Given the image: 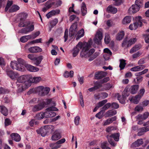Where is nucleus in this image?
Wrapping results in <instances>:
<instances>
[{
	"instance_id": "nucleus-57",
	"label": "nucleus",
	"mask_w": 149,
	"mask_h": 149,
	"mask_svg": "<svg viewBox=\"0 0 149 149\" xmlns=\"http://www.w3.org/2000/svg\"><path fill=\"white\" fill-rule=\"evenodd\" d=\"M124 97L123 96H121L119 95L118 96V99L119 101V102L121 104H124L125 103V100L124 98Z\"/></svg>"
},
{
	"instance_id": "nucleus-49",
	"label": "nucleus",
	"mask_w": 149,
	"mask_h": 149,
	"mask_svg": "<svg viewBox=\"0 0 149 149\" xmlns=\"http://www.w3.org/2000/svg\"><path fill=\"white\" fill-rule=\"evenodd\" d=\"M110 37L109 34L107 33H106L105 35L104 41L106 44H108L110 41Z\"/></svg>"
},
{
	"instance_id": "nucleus-36",
	"label": "nucleus",
	"mask_w": 149,
	"mask_h": 149,
	"mask_svg": "<svg viewBox=\"0 0 149 149\" xmlns=\"http://www.w3.org/2000/svg\"><path fill=\"white\" fill-rule=\"evenodd\" d=\"M132 20L131 17L130 16H126L123 19L122 23L123 24H126L130 23Z\"/></svg>"
},
{
	"instance_id": "nucleus-33",
	"label": "nucleus",
	"mask_w": 149,
	"mask_h": 149,
	"mask_svg": "<svg viewBox=\"0 0 149 149\" xmlns=\"http://www.w3.org/2000/svg\"><path fill=\"white\" fill-rule=\"evenodd\" d=\"M107 10L109 12L111 13L112 14H116L117 12V9L112 6L111 5L109 6L107 8Z\"/></svg>"
},
{
	"instance_id": "nucleus-37",
	"label": "nucleus",
	"mask_w": 149,
	"mask_h": 149,
	"mask_svg": "<svg viewBox=\"0 0 149 149\" xmlns=\"http://www.w3.org/2000/svg\"><path fill=\"white\" fill-rule=\"evenodd\" d=\"M58 22L57 18H55L49 22L50 25L49 26V31H51L52 29L55 26Z\"/></svg>"
},
{
	"instance_id": "nucleus-46",
	"label": "nucleus",
	"mask_w": 149,
	"mask_h": 149,
	"mask_svg": "<svg viewBox=\"0 0 149 149\" xmlns=\"http://www.w3.org/2000/svg\"><path fill=\"white\" fill-rule=\"evenodd\" d=\"M45 118V116L44 112H41L37 114L36 118L38 120H40Z\"/></svg>"
},
{
	"instance_id": "nucleus-45",
	"label": "nucleus",
	"mask_w": 149,
	"mask_h": 149,
	"mask_svg": "<svg viewBox=\"0 0 149 149\" xmlns=\"http://www.w3.org/2000/svg\"><path fill=\"white\" fill-rule=\"evenodd\" d=\"M139 26L136 23L134 22L130 25L129 26V29L131 30H135Z\"/></svg>"
},
{
	"instance_id": "nucleus-35",
	"label": "nucleus",
	"mask_w": 149,
	"mask_h": 149,
	"mask_svg": "<svg viewBox=\"0 0 149 149\" xmlns=\"http://www.w3.org/2000/svg\"><path fill=\"white\" fill-rule=\"evenodd\" d=\"M139 88V86L138 85H136L131 86L130 89L131 93L134 94L136 93Z\"/></svg>"
},
{
	"instance_id": "nucleus-14",
	"label": "nucleus",
	"mask_w": 149,
	"mask_h": 149,
	"mask_svg": "<svg viewBox=\"0 0 149 149\" xmlns=\"http://www.w3.org/2000/svg\"><path fill=\"white\" fill-rule=\"evenodd\" d=\"M140 7L135 4H133L128 10V13L130 14L136 13L139 11Z\"/></svg>"
},
{
	"instance_id": "nucleus-17",
	"label": "nucleus",
	"mask_w": 149,
	"mask_h": 149,
	"mask_svg": "<svg viewBox=\"0 0 149 149\" xmlns=\"http://www.w3.org/2000/svg\"><path fill=\"white\" fill-rule=\"evenodd\" d=\"M61 138V136L59 131L58 130H55L53 133L51 137L52 141L58 140Z\"/></svg>"
},
{
	"instance_id": "nucleus-60",
	"label": "nucleus",
	"mask_w": 149,
	"mask_h": 149,
	"mask_svg": "<svg viewBox=\"0 0 149 149\" xmlns=\"http://www.w3.org/2000/svg\"><path fill=\"white\" fill-rule=\"evenodd\" d=\"M143 0H136L135 4L138 5L140 7L143 5Z\"/></svg>"
},
{
	"instance_id": "nucleus-16",
	"label": "nucleus",
	"mask_w": 149,
	"mask_h": 149,
	"mask_svg": "<svg viewBox=\"0 0 149 149\" xmlns=\"http://www.w3.org/2000/svg\"><path fill=\"white\" fill-rule=\"evenodd\" d=\"M149 116V113L148 112H144L143 114H139L135 117L136 120H144L147 118Z\"/></svg>"
},
{
	"instance_id": "nucleus-29",
	"label": "nucleus",
	"mask_w": 149,
	"mask_h": 149,
	"mask_svg": "<svg viewBox=\"0 0 149 149\" xmlns=\"http://www.w3.org/2000/svg\"><path fill=\"white\" fill-rule=\"evenodd\" d=\"M134 20L135 23L138 24L139 26H141L142 25V18L140 16H138L134 17Z\"/></svg>"
},
{
	"instance_id": "nucleus-47",
	"label": "nucleus",
	"mask_w": 149,
	"mask_h": 149,
	"mask_svg": "<svg viewBox=\"0 0 149 149\" xmlns=\"http://www.w3.org/2000/svg\"><path fill=\"white\" fill-rule=\"evenodd\" d=\"M17 61L19 67L24 66L25 67V66L27 64L25 61L21 58H19Z\"/></svg>"
},
{
	"instance_id": "nucleus-27",
	"label": "nucleus",
	"mask_w": 149,
	"mask_h": 149,
	"mask_svg": "<svg viewBox=\"0 0 149 149\" xmlns=\"http://www.w3.org/2000/svg\"><path fill=\"white\" fill-rule=\"evenodd\" d=\"M81 11L83 16H84L87 13V10L86 5L85 3L83 2L81 5Z\"/></svg>"
},
{
	"instance_id": "nucleus-48",
	"label": "nucleus",
	"mask_w": 149,
	"mask_h": 149,
	"mask_svg": "<svg viewBox=\"0 0 149 149\" xmlns=\"http://www.w3.org/2000/svg\"><path fill=\"white\" fill-rule=\"evenodd\" d=\"M52 99H48L45 100V101H42V102L44 104V105L45 106L46 105H48L50 104L51 103H52L53 104V105L55 104V102L54 101H52Z\"/></svg>"
},
{
	"instance_id": "nucleus-6",
	"label": "nucleus",
	"mask_w": 149,
	"mask_h": 149,
	"mask_svg": "<svg viewBox=\"0 0 149 149\" xmlns=\"http://www.w3.org/2000/svg\"><path fill=\"white\" fill-rule=\"evenodd\" d=\"M5 71L7 75L13 80H15L19 76V74L17 72L10 70L8 66L6 67Z\"/></svg>"
},
{
	"instance_id": "nucleus-53",
	"label": "nucleus",
	"mask_w": 149,
	"mask_h": 149,
	"mask_svg": "<svg viewBox=\"0 0 149 149\" xmlns=\"http://www.w3.org/2000/svg\"><path fill=\"white\" fill-rule=\"evenodd\" d=\"M107 102V100H105L99 102L97 104V106L99 108L103 106Z\"/></svg>"
},
{
	"instance_id": "nucleus-13",
	"label": "nucleus",
	"mask_w": 149,
	"mask_h": 149,
	"mask_svg": "<svg viewBox=\"0 0 149 149\" xmlns=\"http://www.w3.org/2000/svg\"><path fill=\"white\" fill-rule=\"evenodd\" d=\"M49 129L48 127L45 126L37 130V132L38 134H41L42 136L44 137L49 132Z\"/></svg>"
},
{
	"instance_id": "nucleus-54",
	"label": "nucleus",
	"mask_w": 149,
	"mask_h": 149,
	"mask_svg": "<svg viewBox=\"0 0 149 149\" xmlns=\"http://www.w3.org/2000/svg\"><path fill=\"white\" fill-rule=\"evenodd\" d=\"M129 95V93L128 91V88L126 87L125 88L123 93V97H125L128 96Z\"/></svg>"
},
{
	"instance_id": "nucleus-10",
	"label": "nucleus",
	"mask_w": 149,
	"mask_h": 149,
	"mask_svg": "<svg viewBox=\"0 0 149 149\" xmlns=\"http://www.w3.org/2000/svg\"><path fill=\"white\" fill-rule=\"evenodd\" d=\"M77 30V23L73 24L69 29V36L72 38H73L76 34Z\"/></svg>"
},
{
	"instance_id": "nucleus-2",
	"label": "nucleus",
	"mask_w": 149,
	"mask_h": 149,
	"mask_svg": "<svg viewBox=\"0 0 149 149\" xmlns=\"http://www.w3.org/2000/svg\"><path fill=\"white\" fill-rule=\"evenodd\" d=\"M80 53V56L83 58H86L91 56L95 52V49H92L89 51L88 46L85 44H83V47Z\"/></svg>"
},
{
	"instance_id": "nucleus-20",
	"label": "nucleus",
	"mask_w": 149,
	"mask_h": 149,
	"mask_svg": "<svg viewBox=\"0 0 149 149\" xmlns=\"http://www.w3.org/2000/svg\"><path fill=\"white\" fill-rule=\"evenodd\" d=\"M60 12V10L58 9L52 10L46 15V16L48 18L51 17L58 14Z\"/></svg>"
},
{
	"instance_id": "nucleus-31",
	"label": "nucleus",
	"mask_w": 149,
	"mask_h": 149,
	"mask_svg": "<svg viewBox=\"0 0 149 149\" xmlns=\"http://www.w3.org/2000/svg\"><path fill=\"white\" fill-rule=\"evenodd\" d=\"M10 136L12 139L16 142H19L21 140L20 136L17 133H13Z\"/></svg>"
},
{
	"instance_id": "nucleus-52",
	"label": "nucleus",
	"mask_w": 149,
	"mask_h": 149,
	"mask_svg": "<svg viewBox=\"0 0 149 149\" xmlns=\"http://www.w3.org/2000/svg\"><path fill=\"white\" fill-rule=\"evenodd\" d=\"M148 71V69H145L142 71L136 73L135 74V75L137 77L140 76L146 73Z\"/></svg>"
},
{
	"instance_id": "nucleus-40",
	"label": "nucleus",
	"mask_w": 149,
	"mask_h": 149,
	"mask_svg": "<svg viewBox=\"0 0 149 149\" xmlns=\"http://www.w3.org/2000/svg\"><path fill=\"white\" fill-rule=\"evenodd\" d=\"M43 58V56H40L37 57H35V64L37 66L40 63Z\"/></svg>"
},
{
	"instance_id": "nucleus-25",
	"label": "nucleus",
	"mask_w": 149,
	"mask_h": 149,
	"mask_svg": "<svg viewBox=\"0 0 149 149\" xmlns=\"http://www.w3.org/2000/svg\"><path fill=\"white\" fill-rule=\"evenodd\" d=\"M106 74L105 72H97L95 74V78L97 79H101L106 76Z\"/></svg>"
},
{
	"instance_id": "nucleus-5",
	"label": "nucleus",
	"mask_w": 149,
	"mask_h": 149,
	"mask_svg": "<svg viewBox=\"0 0 149 149\" xmlns=\"http://www.w3.org/2000/svg\"><path fill=\"white\" fill-rule=\"evenodd\" d=\"M50 89L48 87H44L43 86H40L36 88L35 90V92L39 95L44 96L47 95L49 92Z\"/></svg>"
},
{
	"instance_id": "nucleus-42",
	"label": "nucleus",
	"mask_w": 149,
	"mask_h": 149,
	"mask_svg": "<svg viewBox=\"0 0 149 149\" xmlns=\"http://www.w3.org/2000/svg\"><path fill=\"white\" fill-rule=\"evenodd\" d=\"M141 46L140 45H136L134 46L130 50V52L132 54L141 48Z\"/></svg>"
},
{
	"instance_id": "nucleus-15",
	"label": "nucleus",
	"mask_w": 149,
	"mask_h": 149,
	"mask_svg": "<svg viewBox=\"0 0 149 149\" xmlns=\"http://www.w3.org/2000/svg\"><path fill=\"white\" fill-rule=\"evenodd\" d=\"M141 98V96L139 94L135 96H130L129 97V100L131 102L136 104L139 102Z\"/></svg>"
},
{
	"instance_id": "nucleus-59",
	"label": "nucleus",
	"mask_w": 149,
	"mask_h": 149,
	"mask_svg": "<svg viewBox=\"0 0 149 149\" xmlns=\"http://www.w3.org/2000/svg\"><path fill=\"white\" fill-rule=\"evenodd\" d=\"M101 86L100 85H99L97 86H95L91 88H89L88 89V90L90 92H92L99 88Z\"/></svg>"
},
{
	"instance_id": "nucleus-50",
	"label": "nucleus",
	"mask_w": 149,
	"mask_h": 149,
	"mask_svg": "<svg viewBox=\"0 0 149 149\" xmlns=\"http://www.w3.org/2000/svg\"><path fill=\"white\" fill-rule=\"evenodd\" d=\"M30 24V22L26 21L24 22H21L19 24V26L20 27H23L29 26Z\"/></svg>"
},
{
	"instance_id": "nucleus-39",
	"label": "nucleus",
	"mask_w": 149,
	"mask_h": 149,
	"mask_svg": "<svg viewBox=\"0 0 149 149\" xmlns=\"http://www.w3.org/2000/svg\"><path fill=\"white\" fill-rule=\"evenodd\" d=\"M84 34V29H83L79 31L76 35V40H78L83 37Z\"/></svg>"
},
{
	"instance_id": "nucleus-22",
	"label": "nucleus",
	"mask_w": 149,
	"mask_h": 149,
	"mask_svg": "<svg viewBox=\"0 0 149 149\" xmlns=\"http://www.w3.org/2000/svg\"><path fill=\"white\" fill-rule=\"evenodd\" d=\"M40 103L38 105H35L32 108V110L33 111L35 112L40 110L42 109L45 106L42 101L40 102Z\"/></svg>"
},
{
	"instance_id": "nucleus-24",
	"label": "nucleus",
	"mask_w": 149,
	"mask_h": 149,
	"mask_svg": "<svg viewBox=\"0 0 149 149\" xmlns=\"http://www.w3.org/2000/svg\"><path fill=\"white\" fill-rule=\"evenodd\" d=\"M29 51L31 53H35L42 52V49L38 47L34 46L31 47L29 49Z\"/></svg>"
},
{
	"instance_id": "nucleus-3",
	"label": "nucleus",
	"mask_w": 149,
	"mask_h": 149,
	"mask_svg": "<svg viewBox=\"0 0 149 149\" xmlns=\"http://www.w3.org/2000/svg\"><path fill=\"white\" fill-rule=\"evenodd\" d=\"M103 33L102 29H99L97 30L93 39L95 43L97 44H100L103 37Z\"/></svg>"
},
{
	"instance_id": "nucleus-32",
	"label": "nucleus",
	"mask_w": 149,
	"mask_h": 149,
	"mask_svg": "<svg viewBox=\"0 0 149 149\" xmlns=\"http://www.w3.org/2000/svg\"><path fill=\"white\" fill-rule=\"evenodd\" d=\"M143 141L142 139H138L136 141L134 142L132 144L133 147H139L143 143Z\"/></svg>"
},
{
	"instance_id": "nucleus-38",
	"label": "nucleus",
	"mask_w": 149,
	"mask_h": 149,
	"mask_svg": "<svg viewBox=\"0 0 149 149\" xmlns=\"http://www.w3.org/2000/svg\"><path fill=\"white\" fill-rule=\"evenodd\" d=\"M125 35L124 31H121L118 32L116 36V39L118 40H120L122 39Z\"/></svg>"
},
{
	"instance_id": "nucleus-28",
	"label": "nucleus",
	"mask_w": 149,
	"mask_h": 149,
	"mask_svg": "<svg viewBox=\"0 0 149 149\" xmlns=\"http://www.w3.org/2000/svg\"><path fill=\"white\" fill-rule=\"evenodd\" d=\"M145 68V66L144 65H138L130 69V70L133 72H137Z\"/></svg>"
},
{
	"instance_id": "nucleus-41",
	"label": "nucleus",
	"mask_w": 149,
	"mask_h": 149,
	"mask_svg": "<svg viewBox=\"0 0 149 149\" xmlns=\"http://www.w3.org/2000/svg\"><path fill=\"white\" fill-rule=\"evenodd\" d=\"M31 38V35L24 36L21 38L20 40L22 42H25Z\"/></svg>"
},
{
	"instance_id": "nucleus-1",
	"label": "nucleus",
	"mask_w": 149,
	"mask_h": 149,
	"mask_svg": "<svg viewBox=\"0 0 149 149\" xmlns=\"http://www.w3.org/2000/svg\"><path fill=\"white\" fill-rule=\"evenodd\" d=\"M30 78L31 75L27 74L19 76L17 78L16 84L18 92H22L30 86Z\"/></svg>"
},
{
	"instance_id": "nucleus-23",
	"label": "nucleus",
	"mask_w": 149,
	"mask_h": 149,
	"mask_svg": "<svg viewBox=\"0 0 149 149\" xmlns=\"http://www.w3.org/2000/svg\"><path fill=\"white\" fill-rule=\"evenodd\" d=\"M25 68L27 70L31 72H36L38 71L39 70L38 68L28 64L25 66Z\"/></svg>"
},
{
	"instance_id": "nucleus-4",
	"label": "nucleus",
	"mask_w": 149,
	"mask_h": 149,
	"mask_svg": "<svg viewBox=\"0 0 149 149\" xmlns=\"http://www.w3.org/2000/svg\"><path fill=\"white\" fill-rule=\"evenodd\" d=\"M137 38L135 37L128 38H125L122 43V46L125 48L130 47L134 44L136 41Z\"/></svg>"
},
{
	"instance_id": "nucleus-21",
	"label": "nucleus",
	"mask_w": 149,
	"mask_h": 149,
	"mask_svg": "<svg viewBox=\"0 0 149 149\" xmlns=\"http://www.w3.org/2000/svg\"><path fill=\"white\" fill-rule=\"evenodd\" d=\"M40 103L38 105H35L32 108V110L33 111L35 112L40 110L42 109L45 106L42 101L40 102Z\"/></svg>"
},
{
	"instance_id": "nucleus-61",
	"label": "nucleus",
	"mask_w": 149,
	"mask_h": 149,
	"mask_svg": "<svg viewBox=\"0 0 149 149\" xmlns=\"http://www.w3.org/2000/svg\"><path fill=\"white\" fill-rule=\"evenodd\" d=\"M99 55V53L98 52H95L90 58L88 60L89 61H91L93 60L94 59L96 58Z\"/></svg>"
},
{
	"instance_id": "nucleus-18",
	"label": "nucleus",
	"mask_w": 149,
	"mask_h": 149,
	"mask_svg": "<svg viewBox=\"0 0 149 149\" xmlns=\"http://www.w3.org/2000/svg\"><path fill=\"white\" fill-rule=\"evenodd\" d=\"M104 54L103 56L105 60H108L110 58V57L112 55V52L108 48L104 49Z\"/></svg>"
},
{
	"instance_id": "nucleus-63",
	"label": "nucleus",
	"mask_w": 149,
	"mask_h": 149,
	"mask_svg": "<svg viewBox=\"0 0 149 149\" xmlns=\"http://www.w3.org/2000/svg\"><path fill=\"white\" fill-rule=\"evenodd\" d=\"M143 77L141 76L138 77L134 79V81L137 83H138L142 81L143 80Z\"/></svg>"
},
{
	"instance_id": "nucleus-7",
	"label": "nucleus",
	"mask_w": 149,
	"mask_h": 149,
	"mask_svg": "<svg viewBox=\"0 0 149 149\" xmlns=\"http://www.w3.org/2000/svg\"><path fill=\"white\" fill-rule=\"evenodd\" d=\"M58 109L55 107H51L46 109V111L44 112L45 118H48L53 117L56 116L55 113L54 111H57Z\"/></svg>"
},
{
	"instance_id": "nucleus-19",
	"label": "nucleus",
	"mask_w": 149,
	"mask_h": 149,
	"mask_svg": "<svg viewBox=\"0 0 149 149\" xmlns=\"http://www.w3.org/2000/svg\"><path fill=\"white\" fill-rule=\"evenodd\" d=\"M116 116H114L111 118H108L106 120L103 121V125L105 126L109 125L112 123L113 121L116 120Z\"/></svg>"
},
{
	"instance_id": "nucleus-55",
	"label": "nucleus",
	"mask_w": 149,
	"mask_h": 149,
	"mask_svg": "<svg viewBox=\"0 0 149 149\" xmlns=\"http://www.w3.org/2000/svg\"><path fill=\"white\" fill-rule=\"evenodd\" d=\"M126 65L125 61L124 60H120V63L119 65L120 68L121 70L124 68Z\"/></svg>"
},
{
	"instance_id": "nucleus-26",
	"label": "nucleus",
	"mask_w": 149,
	"mask_h": 149,
	"mask_svg": "<svg viewBox=\"0 0 149 149\" xmlns=\"http://www.w3.org/2000/svg\"><path fill=\"white\" fill-rule=\"evenodd\" d=\"M149 131L148 126L143 127L140 128L137 134L139 136H141L144 134L145 132Z\"/></svg>"
},
{
	"instance_id": "nucleus-43",
	"label": "nucleus",
	"mask_w": 149,
	"mask_h": 149,
	"mask_svg": "<svg viewBox=\"0 0 149 149\" xmlns=\"http://www.w3.org/2000/svg\"><path fill=\"white\" fill-rule=\"evenodd\" d=\"M19 7L17 5H13L9 10L10 12H15L19 9Z\"/></svg>"
},
{
	"instance_id": "nucleus-8",
	"label": "nucleus",
	"mask_w": 149,
	"mask_h": 149,
	"mask_svg": "<svg viewBox=\"0 0 149 149\" xmlns=\"http://www.w3.org/2000/svg\"><path fill=\"white\" fill-rule=\"evenodd\" d=\"M119 136V134L117 133L113 134L111 135H108L107 136V137L110 144L113 146H115L116 144L113 140H112V138H113L115 141H118Z\"/></svg>"
},
{
	"instance_id": "nucleus-56",
	"label": "nucleus",
	"mask_w": 149,
	"mask_h": 149,
	"mask_svg": "<svg viewBox=\"0 0 149 149\" xmlns=\"http://www.w3.org/2000/svg\"><path fill=\"white\" fill-rule=\"evenodd\" d=\"M9 92V90L7 89L2 87L0 88V94L8 93Z\"/></svg>"
},
{
	"instance_id": "nucleus-58",
	"label": "nucleus",
	"mask_w": 149,
	"mask_h": 149,
	"mask_svg": "<svg viewBox=\"0 0 149 149\" xmlns=\"http://www.w3.org/2000/svg\"><path fill=\"white\" fill-rule=\"evenodd\" d=\"M13 1H8L7 2L6 6L5 8V11H7L8 10L9 8L12 5Z\"/></svg>"
},
{
	"instance_id": "nucleus-30",
	"label": "nucleus",
	"mask_w": 149,
	"mask_h": 149,
	"mask_svg": "<svg viewBox=\"0 0 149 149\" xmlns=\"http://www.w3.org/2000/svg\"><path fill=\"white\" fill-rule=\"evenodd\" d=\"M29 79L30 83V86L31 85V83H37L39 82L41 80V78L40 77H32L31 75V78Z\"/></svg>"
},
{
	"instance_id": "nucleus-62",
	"label": "nucleus",
	"mask_w": 149,
	"mask_h": 149,
	"mask_svg": "<svg viewBox=\"0 0 149 149\" xmlns=\"http://www.w3.org/2000/svg\"><path fill=\"white\" fill-rule=\"evenodd\" d=\"M54 3V2H50L49 1H47L45 4V6L47 9H49L51 8L52 6Z\"/></svg>"
},
{
	"instance_id": "nucleus-12",
	"label": "nucleus",
	"mask_w": 149,
	"mask_h": 149,
	"mask_svg": "<svg viewBox=\"0 0 149 149\" xmlns=\"http://www.w3.org/2000/svg\"><path fill=\"white\" fill-rule=\"evenodd\" d=\"M28 27L23 28L19 31L20 33L26 34L32 31L34 29V26L33 24H30L28 26Z\"/></svg>"
},
{
	"instance_id": "nucleus-34",
	"label": "nucleus",
	"mask_w": 149,
	"mask_h": 149,
	"mask_svg": "<svg viewBox=\"0 0 149 149\" xmlns=\"http://www.w3.org/2000/svg\"><path fill=\"white\" fill-rule=\"evenodd\" d=\"M0 112L5 116H6L8 114V109L3 106H0Z\"/></svg>"
},
{
	"instance_id": "nucleus-51",
	"label": "nucleus",
	"mask_w": 149,
	"mask_h": 149,
	"mask_svg": "<svg viewBox=\"0 0 149 149\" xmlns=\"http://www.w3.org/2000/svg\"><path fill=\"white\" fill-rule=\"evenodd\" d=\"M110 103H108L104 105L101 108V111H104L105 110L108 109L111 106Z\"/></svg>"
},
{
	"instance_id": "nucleus-64",
	"label": "nucleus",
	"mask_w": 149,
	"mask_h": 149,
	"mask_svg": "<svg viewBox=\"0 0 149 149\" xmlns=\"http://www.w3.org/2000/svg\"><path fill=\"white\" fill-rule=\"evenodd\" d=\"M27 17V15L26 13H22L20 14V20L21 21L25 19Z\"/></svg>"
},
{
	"instance_id": "nucleus-44",
	"label": "nucleus",
	"mask_w": 149,
	"mask_h": 149,
	"mask_svg": "<svg viewBox=\"0 0 149 149\" xmlns=\"http://www.w3.org/2000/svg\"><path fill=\"white\" fill-rule=\"evenodd\" d=\"M117 112L116 110H110L107 111L106 113L107 117L115 115L116 114Z\"/></svg>"
},
{
	"instance_id": "nucleus-9",
	"label": "nucleus",
	"mask_w": 149,
	"mask_h": 149,
	"mask_svg": "<svg viewBox=\"0 0 149 149\" xmlns=\"http://www.w3.org/2000/svg\"><path fill=\"white\" fill-rule=\"evenodd\" d=\"M11 67L13 70L15 69L17 70L23 72L25 70V68L24 66H19L18 63L16 61H11L10 63Z\"/></svg>"
},
{
	"instance_id": "nucleus-11",
	"label": "nucleus",
	"mask_w": 149,
	"mask_h": 149,
	"mask_svg": "<svg viewBox=\"0 0 149 149\" xmlns=\"http://www.w3.org/2000/svg\"><path fill=\"white\" fill-rule=\"evenodd\" d=\"M83 44L81 42H79L78 44L73 49L72 55L73 57H75L78 54L80 50L83 47Z\"/></svg>"
}]
</instances>
